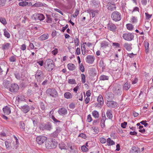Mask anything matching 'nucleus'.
<instances>
[{
	"mask_svg": "<svg viewBox=\"0 0 153 153\" xmlns=\"http://www.w3.org/2000/svg\"><path fill=\"white\" fill-rule=\"evenodd\" d=\"M44 67L47 70L51 71L54 68L53 61L51 59H47L45 62Z\"/></svg>",
	"mask_w": 153,
	"mask_h": 153,
	"instance_id": "nucleus-1",
	"label": "nucleus"
},
{
	"mask_svg": "<svg viewBox=\"0 0 153 153\" xmlns=\"http://www.w3.org/2000/svg\"><path fill=\"white\" fill-rule=\"evenodd\" d=\"M57 141L54 139H51L50 140H46L45 142V146L46 148L51 149L55 148L57 146Z\"/></svg>",
	"mask_w": 153,
	"mask_h": 153,
	"instance_id": "nucleus-2",
	"label": "nucleus"
},
{
	"mask_svg": "<svg viewBox=\"0 0 153 153\" xmlns=\"http://www.w3.org/2000/svg\"><path fill=\"white\" fill-rule=\"evenodd\" d=\"M111 17L113 21L117 22L121 20L122 18V16L120 12L117 11H114L112 13Z\"/></svg>",
	"mask_w": 153,
	"mask_h": 153,
	"instance_id": "nucleus-3",
	"label": "nucleus"
},
{
	"mask_svg": "<svg viewBox=\"0 0 153 153\" xmlns=\"http://www.w3.org/2000/svg\"><path fill=\"white\" fill-rule=\"evenodd\" d=\"M46 94L48 95L53 97H56L58 96L57 91L55 89L48 88L46 91Z\"/></svg>",
	"mask_w": 153,
	"mask_h": 153,
	"instance_id": "nucleus-4",
	"label": "nucleus"
},
{
	"mask_svg": "<svg viewBox=\"0 0 153 153\" xmlns=\"http://www.w3.org/2000/svg\"><path fill=\"white\" fill-rule=\"evenodd\" d=\"M112 91L115 94L121 95L122 93L121 85L118 84L115 85L113 88Z\"/></svg>",
	"mask_w": 153,
	"mask_h": 153,
	"instance_id": "nucleus-5",
	"label": "nucleus"
},
{
	"mask_svg": "<svg viewBox=\"0 0 153 153\" xmlns=\"http://www.w3.org/2000/svg\"><path fill=\"white\" fill-rule=\"evenodd\" d=\"M47 138L44 136H38L36 138V141L39 145H42L47 140Z\"/></svg>",
	"mask_w": 153,
	"mask_h": 153,
	"instance_id": "nucleus-6",
	"label": "nucleus"
},
{
	"mask_svg": "<svg viewBox=\"0 0 153 153\" xmlns=\"http://www.w3.org/2000/svg\"><path fill=\"white\" fill-rule=\"evenodd\" d=\"M123 37L125 40L130 41L133 39L134 35L133 33H125L123 34Z\"/></svg>",
	"mask_w": 153,
	"mask_h": 153,
	"instance_id": "nucleus-7",
	"label": "nucleus"
},
{
	"mask_svg": "<svg viewBox=\"0 0 153 153\" xmlns=\"http://www.w3.org/2000/svg\"><path fill=\"white\" fill-rule=\"evenodd\" d=\"M35 77L37 82H40L43 78L42 71L40 70H38L36 74Z\"/></svg>",
	"mask_w": 153,
	"mask_h": 153,
	"instance_id": "nucleus-8",
	"label": "nucleus"
},
{
	"mask_svg": "<svg viewBox=\"0 0 153 153\" xmlns=\"http://www.w3.org/2000/svg\"><path fill=\"white\" fill-rule=\"evenodd\" d=\"M19 89V87L17 84L13 83L11 84L9 88V91L12 93L17 92Z\"/></svg>",
	"mask_w": 153,
	"mask_h": 153,
	"instance_id": "nucleus-9",
	"label": "nucleus"
},
{
	"mask_svg": "<svg viewBox=\"0 0 153 153\" xmlns=\"http://www.w3.org/2000/svg\"><path fill=\"white\" fill-rule=\"evenodd\" d=\"M39 127L40 128L50 130L52 128V125L50 123H48L46 124H41L39 126Z\"/></svg>",
	"mask_w": 153,
	"mask_h": 153,
	"instance_id": "nucleus-10",
	"label": "nucleus"
},
{
	"mask_svg": "<svg viewBox=\"0 0 153 153\" xmlns=\"http://www.w3.org/2000/svg\"><path fill=\"white\" fill-rule=\"evenodd\" d=\"M95 59V58L93 56L91 55H88L86 58V61L88 63L92 64L94 62Z\"/></svg>",
	"mask_w": 153,
	"mask_h": 153,
	"instance_id": "nucleus-11",
	"label": "nucleus"
},
{
	"mask_svg": "<svg viewBox=\"0 0 153 153\" xmlns=\"http://www.w3.org/2000/svg\"><path fill=\"white\" fill-rule=\"evenodd\" d=\"M58 113L62 116H63L67 114V110L64 108H62L58 111Z\"/></svg>",
	"mask_w": 153,
	"mask_h": 153,
	"instance_id": "nucleus-12",
	"label": "nucleus"
},
{
	"mask_svg": "<svg viewBox=\"0 0 153 153\" xmlns=\"http://www.w3.org/2000/svg\"><path fill=\"white\" fill-rule=\"evenodd\" d=\"M117 27L116 25L112 23H109L107 26L108 29L110 30L113 32L116 29Z\"/></svg>",
	"mask_w": 153,
	"mask_h": 153,
	"instance_id": "nucleus-13",
	"label": "nucleus"
},
{
	"mask_svg": "<svg viewBox=\"0 0 153 153\" xmlns=\"http://www.w3.org/2000/svg\"><path fill=\"white\" fill-rule=\"evenodd\" d=\"M106 105L108 107L114 108L117 105V103L113 101H108Z\"/></svg>",
	"mask_w": 153,
	"mask_h": 153,
	"instance_id": "nucleus-14",
	"label": "nucleus"
},
{
	"mask_svg": "<svg viewBox=\"0 0 153 153\" xmlns=\"http://www.w3.org/2000/svg\"><path fill=\"white\" fill-rule=\"evenodd\" d=\"M31 2H28L26 1H22L19 3V5L21 7H25L27 6H30L32 5Z\"/></svg>",
	"mask_w": 153,
	"mask_h": 153,
	"instance_id": "nucleus-15",
	"label": "nucleus"
},
{
	"mask_svg": "<svg viewBox=\"0 0 153 153\" xmlns=\"http://www.w3.org/2000/svg\"><path fill=\"white\" fill-rule=\"evenodd\" d=\"M21 108L22 111L25 113H27L30 110V107L27 105L21 106Z\"/></svg>",
	"mask_w": 153,
	"mask_h": 153,
	"instance_id": "nucleus-16",
	"label": "nucleus"
},
{
	"mask_svg": "<svg viewBox=\"0 0 153 153\" xmlns=\"http://www.w3.org/2000/svg\"><path fill=\"white\" fill-rule=\"evenodd\" d=\"M4 113L6 115L9 114L11 112V110L10 107L6 106L3 109Z\"/></svg>",
	"mask_w": 153,
	"mask_h": 153,
	"instance_id": "nucleus-17",
	"label": "nucleus"
},
{
	"mask_svg": "<svg viewBox=\"0 0 153 153\" xmlns=\"http://www.w3.org/2000/svg\"><path fill=\"white\" fill-rule=\"evenodd\" d=\"M140 152V149L137 147L133 146L131 149V153H138Z\"/></svg>",
	"mask_w": 153,
	"mask_h": 153,
	"instance_id": "nucleus-18",
	"label": "nucleus"
},
{
	"mask_svg": "<svg viewBox=\"0 0 153 153\" xmlns=\"http://www.w3.org/2000/svg\"><path fill=\"white\" fill-rule=\"evenodd\" d=\"M131 86V85L130 83L126 82L123 85V89L125 91H127L130 88Z\"/></svg>",
	"mask_w": 153,
	"mask_h": 153,
	"instance_id": "nucleus-19",
	"label": "nucleus"
},
{
	"mask_svg": "<svg viewBox=\"0 0 153 153\" xmlns=\"http://www.w3.org/2000/svg\"><path fill=\"white\" fill-rule=\"evenodd\" d=\"M68 69L71 71H73L74 70L76 67L75 65L72 63H69L67 65Z\"/></svg>",
	"mask_w": 153,
	"mask_h": 153,
	"instance_id": "nucleus-20",
	"label": "nucleus"
},
{
	"mask_svg": "<svg viewBox=\"0 0 153 153\" xmlns=\"http://www.w3.org/2000/svg\"><path fill=\"white\" fill-rule=\"evenodd\" d=\"M131 45V44L126 43L124 44V46L127 51H130L132 49Z\"/></svg>",
	"mask_w": 153,
	"mask_h": 153,
	"instance_id": "nucleus-21",
	"label": "nucleus"
},
{
	"mask_svg": "<svg viewBox=\"0 0 153 153\" xmlns=\"http://www.w3.org/2000/svg\"><path fill=\"white\" fill-rule=\"evenodd\" d=\"M59 148L62 150L67 149V147L66 145L63 142H61L60 143L59 145Z\"/></svg>",
	"mask_w": 153,
	"mask_h": 153,
	"instance_id": "nucleus-22",
	"label": "nucleus"
},
{
	"mask_svg": "<svg viewBox=\"0 0 153 153\" xmlns=\"http://www.w3.org/2000/svg\"><path fill=\"white\" fill-rule=\"evenodd\" d=\"M97 101L101 105H103L104 102L103 99L101 95H99L98 96L97 98Z\"/></svg>",
	"mask_w": 153,
	"mask_h": 153,
	"instance_id": "nucleus-23",
	"label": "nucleus"
},
{
	"mask_svg": "<svg viewBox=\"0 0 153 153\" xmlns=\"http://www.w3.org/2000/svg\"><path fill=\"white\" fill-rule=\"evenodd\" d=\"M88 11L90 13L92 14V17H94L99 12L98 10H88Z\"/></svg>",
	"mask_w": 153,
	"mask_h": 153,
	"instance_id": "nucleus-24",
	"label": "nucleus"
},
{
	"mask_svg": "<svg viewBox=\"0 0 153 153\" xmlns=\"http://www.w3.org/2000/svg\"><path fill=\"white\" fill-rule=\"evenodd\" d=\"M64 97L67 99H71L73 97L72 94L69 92H65L64 94Z\"/></svg>",
	"mask_w": 153,
	"mask_h": 153,
	"instance_id": "nucleus-25",
	"label": "nucleus"
},
{
	"mask_svg": "<svg viewBox=\"0 0 153 153\" xmlns=\"http://www.w3.org/2000/svg\"><path fill=\"white\" fill-rule=\"evenodd\" d=\"M107 145L108 146H111L115 144V142L109 137L107 139Z\"/></svg>",
	"mask_w": 153,
	"mask_h": 153,
	"instance_id": "nucleus-26",
	"label": "nucleus"
},
{
	"mask_svg": "<svg viewBox=\"0 0 153 153\" xmlns=\"http://www.w3.org/2000/svg\"><path fill=\"white\" fill-rule=\"evenodd\" d=\"M48 38V34H44L39 38V39L41 40H44L47 39Z\"/></svg>",
	"mask_w": 153,
	"mask_h": 153,
	"instance_id": "nucleus-27",
	"label": "nucleus"
},
{
	"mask_svg": "<svg viewBox=\"0 0 153 153\" xmlns=\"http://www.w3.org/2000/svg\"><path fill=\"white\" fill-rule=\"evenodd\" d=\"M17 100L19 102L22 101H26V100L25 99V96L22 95L18 96L17 97Z\"/></svg>",
	"mask_w": 153,
	"mask_h": 153,
	"instance_id": "nucleus-28",
	"label": "nucleus"
},
{
	"mask_svg": "<svg viewBox=\"0 0 153 153\" xmlns=\"http://www.w3.org/2000/svg\"><path fill=\"white\" fill-rule=\"evenodd\" d=\"M93 116L95 118H97L99 117V112L96 110L93 111L92 113Z\"/></svg>",
	"mask_w": 153,
	"mask_h": 153,
	"instance_id": "nucleus-29",
	"label": "nucleus"
},
{
	"mask_svg": "<svg viewBox=\"0 0 153 153\" xmlns=\"http://www.w3.org/2000/svg\"><path fill=\"white\" fill-rule=\"evenodd\" d=\"M10 82L7 81V80H5L4 81L3 83V86H4L7 88H9L10 87Z\"/></svg>",
	"mask_w": 153,
	"mask_h": 153,
	"instance_id": "nucleus-30",
	"label": "nucleus"
},
{
	"mask_svg": "<svg viewBox=\"0 0 153 153\" xmlns=\"http://www.w3.org/2000/svg\"><path fill=\"white\" fill-rule=\"evenodd\" d=\"M108 43L106 41H104L102 42L101 43V46L103 48H104L108 46Z\"/></svg>",
	"mask_w": 153,
	"mask_h": 153,
	"instance_id": "nucleus-31",
	"label": "nucleus"
},
{
	"mask_svg": "<svg viewBox=\"0 0 153 153\" xmlns=\"http://www.w3.org/2000/svg\"><path fill=\"white\" fill-rule=\"evenodd\" d=\"M106 115L107 117L110 119L112 118L113 115H112V111L110 110H108L106 112Z\"/></svg>",
	"mask_w": 153,
	"mask_h": 153,
	"instance_id": "nucleus-32",
	"label": "nucleus"
},
{
	"mask_svg": "<svg viewBox=\"0 0 153 153\" xmlns=\"http://www.w3.org/2000/svg\"><path fill=\"white\" fill-rule=\"evenodd\" d=\"M3 31L4 32V36L7 38H10V34L7 30L5 29L3 30Z\"/></svg>",
	"mask_w": 153,
	"mask_h": 153,
	"instance_id": "nucleus-33",
	"label": "nucleus"
},
{
	"mask_svg": "<svg viewBox=\"0 0 153 153\" xmlns=\"http://www.w3.org/2000/svg\"><path fill=\"white\" fill-rule=\"evenodd\" d=\"M43 6V4L41 2H38L36 3L33 5H32V7H40Z\"/></svg>",
	"mask_w": 153,
	"mask_h": 153,
	"instance_id": "nucleus-34",
	"label": "nucleus"
},
{
	"mask_svg": "<svg viewBox=\"0 0 153 153\" xmlns=\"http://www.w3.org/2000/svg\"><path fill=\"white\" fill-rule=\"evenodd\" d=\"M149 43L147 42H145L146 53V54L149 53Z\"/></svg>",
	"mask_w": 153,
	"mask_h": 153,
	"instance_id": "nucleus-35",
	"label": "nucleus"
},
{
	"mask_svg": "<svg viewBox=\"0 0 153 153\" xmlns=\"http://www.w3.org/2000/svg\"><path fill=\"white\" fill-rule=\"evenodd\" d=\"M37 18L40 21L43 20L45 19V16L43 14L39 13L37 15Z\"/></svg>",
	"mask_w": 153,
	"mask_h": 153,
	"instance_id": "nucleus-36",
	"label": "nucleus"
},
{
	"mask_svg": "<svg viewBox=\"0 0 153 153\" xmlns=\"http://www.w3.org/2000/svg\"><path fill=\"white\" fill-rule=\"evenodd\" d=\"M100 80H105L108 79V76L102 75L100 77Z\"/></svg>",
	"mask_w": 153,
	"mask_h": 153,
	"instance_id": "nucleus-37",
	"label": "nucleus"
},
{
	"mask_svg": "<svg viewBox=\"0 0 153 153\" xmlns=\"http://www.w3.org/2000/svg\"><path fill=\"white\" fill-rule=\"evenodd\" d=\"M10 43H6L3 44L2 45V47L3 49H7L10 47Z\"/></svg>",
	"mask_w": 153,
	"mask_h": 153,
	"instance_id": "nucleus-38",
	"label": "nucleus"
},
{
	"mask_svg": "<svg viewBox=\"0 0 153 153\" xmlns=\"http://www.w3.org/2000/svg\"><path fill=\"white\" fill-rule=\"evenodd\" d=\"M127 29L130 30H132L133 29V26L131 24H128L126 25Z\"/></svg>",
	"mask_w": 153,
	"mask_h": 153,
	"instance_id": "nucleus-39",
	"label": "nucleus"
},
{
	"mask_svg": "<svg viewBox=\"0 0 153 153\" xmlns=\"http://www.w3.org/2000/svg\"><path fill=\"white\" fill-rule=\"evenodd\" d=\"M116 7L115 4H111L108 7V9L111 11L114 10L116 9Z\"/></svg>",
	"mask_w": 153,
	"mask_h": 153,
	"instance_id": "nucleus-40",
	"label": "nucleus"
},
{
	"mask_svg": "<svg viewBox=\"0 0 153 153\" xmlns=\"http://www.w3.org/2000/svg\"><path fill=\"white\" fill-rule=\"evenodd\" d=\"M0 22L4 25H5L7 24V22L5 19L4 18H0Z\"/></svg>",
	"mask_w": 153,
	"mask_h": 153,
	"instance_id": "nucleus-41",
	"label": "nucleus"
},
{
	"mask_svg": "<svg viewBox=\"0 0 153 153\" xmlns=\"http://www.w3.org/2000/svg\"><path fill=\"white\" fill-rule=\"evenodd\" d=\"M75 46H78L79 45V40L78 39L76 38L74 39Z\"/></svg>",
	"mask_w": 153,
	"mask_h": 153,
	"instance_id": "nucleus-42",
	"label": "nucleus"
},
{
	"mask_svg": "<svg viewBox=\"0 0 153 153\" xmlns=\"http://www.w3.org/2000/svg\"><path fill=\"white\" fill-rule=\"evenodd\" d=\"M50 117L55 122H58L60 123V121L59 120H58L57 119H56L55 117L53 115H51V116L50 115Z\"/></svg>",
	"mask_w": 153,
	"mask_h": 153,
	"instance_id": "nucleus-43",
	"label": "nucleus"
},
{
	"mask_svg": "<svg viewBox=\"0 0 153 153\" xmlns=\"http://www.w3.org/2000/svg\"><path fill=\"white\" fill-rule=\"evenodd\" d=\"M143 127L142 126H140L139 127V128L140 130H139V131L142 133H144L145 132V129L143 128Z\"/></svg>",
	"mask_w": 153,
	"mask_h": 153,
	"instance_id": "nucleus-44",
	"label": "nucleus"
},
{
	"mask_svg": "<svg viewBox=\"0 0 153 153\" xmlns=\"http://www.w3.org/2000/svg\"><path fill=\"white\" fill-rule=\"evenodd\" d=\"M92 120V118L90 114H89L88 115L86 121L88 122H90Z\"/></svg>",
	"mask_w": 153,
	"mask_h": 153,
	"instance_id": "nucleus-45",
	"label": "nucleus"
},
{
	"mask_svg": "<svg viewBox=\"0 0 153 153\" xmlns=\"http://www.w3.org/2000/svg\"><path fill=\"white\" fill-rule=\"evenodd\" d=\"M94 132V134H97L99 132V129L97 127H94L93 129Z\"/></svg>",
	"mask_w": 153,
	"mask_h": 153,
	"instance_id": "nucleus-46",
	"label": "nucleus"
},
{
	"mask_svg": "<svg viewBox=\"0 0 153 153\" xmlns=\"http://www.w3.org/2000/svg\"><path fill=\"white\" fill-rule=\"evenodd\" d=\"M6 3V0H0V7L4 6Z\"/></svg>",
	"mask_w": 153,
	"mask_h": 153,
	"instance_id": "nucleus-47",
	"label": "nucleus"
},
{
	"mask_svg": "<svg viewBox=\"0 0 153 153\" xmlns=\"http://www.w3.org/2000/svg\"><path fill=\"white\" fill-rule=\"evenodd\" d=\"M9 59L10 62H15L16 60V57L14 56H12L10 57Z\"/></svg>",
	"mask_w": 153,
	"mask_h": 153,
	"instance_id": "nucleus-48",
	"label": "nucleus"
},
{
	"mask_svg": "<svg viewBox=\"0 0 153 153\" xmlns=\"http://www.w3.org/2000/svg\"><path fill=\"white\" fill-rule=\"evenodd\" d=\"M81 77L82 78V81L83 83L85 82V78L84 74H81Z\"/></svg>",
	"mask_w": 153,
	"mask_h": 153,
	"instance_id": "nucleus-49",
	"label": "nucleus"
},
{
	"mask_svg": "<svg viewBox=\"0 0 153 153\" xmlns=\"http://www.w3.org/2000/svg\"><path fill=\"white\" fill-rule=\"evenodd\" d=\"M81 149L83 151L85 152H87L88 150V148L87 147H86V146H82L81 147Z\"/></svg>",
	"mask_w": 153,
	"mask_h": 153,
	"instance_id": "nucleus-50",
	"label": "nucleus"
},
{
	"mask_svg": "<svg viewBox=\"0 0 153 153\" xmlns=\"http://www.w3.org/2000/svg\"><path fill=\"white\" fill-rule=\"evenodd\" d=\"M68 82L71 84H74L75 83L76 81L74 79H70L68 80Z\"/></svg>",
	"mask_w": 153,
	"mask_h": 153,
	"instance_id": "nucleus-51",
	"label": "nucleus"
},
{
	"mask_svg": "<svg viewBox=\"0 0 153 153\" xmlns=\"http://www.w3.org/2000/svg\"><path fill=\"white\" fill-rule=\"evenodd\" d=\"M58 53V49L55 48V49L51 51V53L54 56H56Z\"/></svg>",
	"mask_w": 153,
	"mask_h": 153,
	"instance_id": "nucleus-52",
	"label": "nucleus"
},
{
	"mask_svg": "<svg viewBox=\"0 0 153 153\" xmlns=\"http://www.w3.org/2000/svg\"><path fill=\"white\" fill-rule=\"evenodd\" d=\"M80 69L82 72H84L85 71L84 67L82 64H80L79 65Z\"/></svg>",
	"mask_w": 153,
	"mask_h": 153,
	"instance_id": "nucleus-53",
	"label": "nucleus"
},
{
	"mask_svg": "<svg viewBox=\"0 0 153 153\" xmlns=\"http://www.w3.org/2000/svg\"><path fill=\"white\" fill-rule=\"evenodd\" d=\"M106 119V117L105 114H102L101 122H105Z\"/></svg>",
	"mask_w": 153,
	"mask_h": 153,
	"instance_id": "nucleus-54",
	"label": "nucleus"
},
{
	"mask_svg": "<svg viewBox=\"0 0 153 153\" xmlns=\"http://www.w3.org/2000/svg\"><path fill=\"white\" fill-rule=\"evenodd\" d=\"M79 11L78 9H76L74 13L73 14V17L74 18L76 17L79 14Z\"/></svg>",
	"mask_w": 153,
	"mask_h": 153,
	"instance_id": "nucleus-55",
	"label": "nucleus"
},
{
	"mask_svg": "<svg viewBox=\"0 0 153 153\" xmlns=\"http://www.w3.org/2000/svg\"><path fill=\"white\" fill-rule=\"evenodd\" d=\"M100 142L102 143H105L106 142V140L103 137H101L100 139Z\"/></svg>",
	"mask_w": 153,
	"mask_h": 153,
	"instance_id": "nucleus-56",
	"label": "nucleus"
},
{
	"mask_svg": "<svg viewBox=\"0 0 153 153\" xmlns=\"http://www.w3.org/2000/svg\"><path fill=\"white\" fill-rule=\"evenodd\" d=\"M78 137H82V138L84 139H86V134L83 133L80 134L79 135Z\"/></svg>",
	"mask_w": 153,
	"mask_h": 153,
	"instance_id": "nucleus-57",
	"label": "nucleus"
},
{
	"mask_svg": "<svg viewBox=\"0 0 153 153\" xmlns=\"http://www.w3.org/2000/svg\"><path fill=\"white\" fill-rule=\"evenodd\" d=\"M20 49L22 51H25L26 49V46L25 44H23L21 46Z\"/></svg>",
	"mask_w": 153,
	"mask_h": 153,
	"instance_id": "nucleus-58",
	"label": "nucleus"
},
{
	"mask_svg": "<svg viewBox=\"0 0 153 153\" xmlns=\"http://www.w3.org/2000/svg\"><path fill=\"white\" fill-rule=\"evenodd\" d=\"M75 53L76 54L79 55L80 53V50L79 48H77L76 49Z\"/></svg>",
	"mask_w": 153,
	"mask_h": 153,
	"instance_id": "nucleus-59",
	"label": "nucleus"
},
{
	"mask_svg": "<svg viewBox=\"0 0 153 153\" xmlns=\"http://www.w3.org/2000/svg\"><path fill=\"white\" fill-rule=\"evenodd\" d=\"M131 22L132 23L136 22L137 21V19L135 17H133L131 19Z\"/></svg>",
	"mask_w": 153,
	"mask_h": 153,
	"instance_id": "nucleus-60",
	"label": "nucleus"
},
{
	"mask_svg": "<svg viewBox=\"0 0 153 153\" xmlns=\"http://www.w3.org/2000/svg\"><path fill=\"white\" fill-rule=\"evenodd\" d=\"M40 108L41 109L43 110H45V104L43 102H42L40 104Z\"/></svg>",
	"mask_w": 153,
	"mask_h": 153,
	"instance_id": "nucleus-61",
	"label": "nucleus"
},
{
	"mask_svg": "<svg viewBox=\"0 0 153 153\" xmlns=\"http://www.w3.org/2000/svg\"><path fill=\"white\" fill-rule=\"evenodd\" d=\"M146 19H149L152 16V15H150L148 14L147 13H145Z\"/></svg>",
	"mask_w": 153,
	"mask_h": 153,
	"instance_id": "nucleus-62",
	"label": "nucleus"
},
{
	"mask_svg": "<svg viewBox=\"0 0 153 153\" xmlns=\"http://www.w3.org/2000/svg\"><path fill=\"white\" fill-rule=\"evenodd\" d=\"M75 105L74 103H71L69 105V107L70 108L73 109L75 108Z\"/></svg>",
	"mask_w": 153,
	"mask_h": 153,
	"instance_id": "nucleus-63",
	"label": "nucleus"
},
{
	"mask_svg": "<svg viewBox=\"0 0 153 153\" xmlns=\"http://www.w3.org/2000/svg\"><path fill=\"white\" fill-rule=\"evenodd\" d=\"M127 125V123L126 122H124L121 124V126L123 128H125L126 127Z\"/></svg>",
	"mask_w": 153,
	"mask_h": 153,
	"instance_id": "nucleus-64",
	"label": "nucleus"
}]
</instances>
